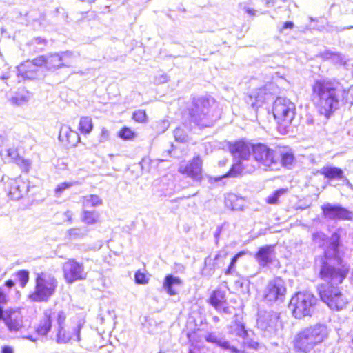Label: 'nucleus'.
Returning a JSON list of instances; mask_svg holds the SVG:
<instances>
[{"mask_svg": "<svg viewBox=\"0 0 353 353\" xmlns=\"http://www.w3.org/2000/svg\"><path fill=\"white\" fill-rule=\"evenodd\" d=\"M345 231L339 228L329 240V245L324 254L316 259V267L319 269V277L324 283L318 286L321 299L332 310H341L348 303V299L338 285L346 277L348 268L342 264L339 256V239Z\"/></svg>", "mask_w": 353, "mask_h": 353, "instance_id": "1", "label": "nucleus"}, {"mask_svg": "<svg viewBox=\"0 0 353 353\" xmlns=\"http://www.w3.org/2000/svg\"><path fill=\"white\" fill-rule=\"evenodd\" d=\"M341 93L334 83L319 80L312 85V100L319 113L329 117L339 108Z\"/></svg>", "mask_w": 353, "mask_h": 353, "instance_id": "2", "label": "nucleus"}, {"mask_svg": "<svg viewBox=\"0 0 353 353\" xmlns=\"http://www.w3.org/2000/svg\"><path fill=\"white\" fill-rule=\"evenodd\" d=\"M211 102L215 105L213 100L204 97L194 98L188 109L190 121L201 128L212 125L220 117V112L216 105L212 110L210 109L212 108Z\"/></svg>", "mask_w": 353, "mask_h": 353, "instance_id": "3", "label": "nucleus"}, {"mask_svg": "<svg viewBox=\"0 0 353 353\" xmlns=\"http://www.w3.org/2000/svg\"><path fill=\"white\" fill-rule=\"evenodd\" d=\"M329 332L325 324L318 323L301 330L295 339V347L304 352H309L323 343L328 336Z\"/></svg>", "mask_w": 353, "mask_h": 353, "instance_id": "4", "label": "nucleus"}, {"mask_svg": "<svg viewBox=\"0 0 353 353\" xmlns=\"http://www.w3.org/2000/svg\"><path fill=\"white\" fill-rule=\"evenodd\" d=\"M58 285L57 279L46 273L38 274L35 279V288L28 297L32 301H48L55 293Z\"/></svg>", "mask_w": 353, "mask_h": 353, "instance_id": "5", "label": "nucleus"}, {"mask_svg": "<svg viewBox=\"0 0 353 353\" xmlns=\"http://www.w3.org/2000/svg\"><path fill=\"white\" fill-rule=\"evenodd\" d=\"M7 330L11 334H20L21 337L36 341L37 338L31 334H23L25 331L28 330L29 325L27 321L24 320L23 316L19 309H8L4 310L1 314Z\"/></svg>", "mask_w": 353, "mask_h": 353, "instance_id": "6", "label": "nucleus"}, {"mask_svg": "<svg viewBox=\"0 0 353 353\" xmlns=\"http://www.w3.org/2000/svg\"><path fill=\"white\" fill-rule=\"evenodd\" d=\"M316 298L309 292H299L290 301V307L297 319L311 316L314 310Z\"/></svg>", "mask_w": 353, "mask_h": 353, "instance_id": "7", "label": "nucleus"}, {"mask_svg": "<svg viewBox=\"0 0 353 353\" xmlns=\"http://www.w3.org/2000/svg\"><path fill=\"white\" fill-rule=\"evenodd\" d=\"M296 113L294 103L285 97H277L273 104V114L278 123L284 128L288 127Z\"/></svg>", "mask_w": 353, "mask_h": 353, "instance_id": "8", "label": "nucleus"}, {"mask_svg": "<svg viewBox=\"0 0 353 353\" xmlns=\"http://www.w3.org/2000/svg\"><path fill=\"white\" fill-rule=\"evenodd\" d=\"M252 154L256 161L265 168H271L278 165L276 148L272 149L263 143L254 144Z\"/></svg>", "mask_w": 353, "mask_h": 353, "instance_id": "9", "label": "nucleus"}, {"mask_svg": "<svg viewBox=\"0 0 353 353\" xmlns=\"http://www.w3.org/2000/svg\"><path fill=\"white\" fill-rule=\"evenodd\" d=\"M63 277L67 283H72L86 279L87 272L82 263L69 259L62 265Z\"/></svg>", "mask_w": 353, "mask_h": 353, "instance_id": "10", "label": "nucleus"}, {"mask_svg": "<svg viewBox=\"0 0 353 353\" xmlns=\"http://www.w3.org/2000/svg\"><path fill=\"white\" fill-rule=\"evenodd\" d=\"M286 293V288L284 281L280 277H276L270 280L263 291L264 299L272 303L274 302H283Z\"/></svg>", "mask_w": 353, "mask_h": 353, "instance_id": "11", "label": "nucleus"}, {"mask_svg": "<svg viewBox=\"0 0 353 353\" xmlns=\"http://www.w3.org/2000/svg\"><path fill=\"white\" fill-rule=\"evenodd\" d=\"M257 325L268 336L275 334L281 327L279 315L274 312H265L260 314L257 319Z\"/></svg>", "mask_w": 353, "mask_h": 353, "instance_id": "12", "label": "nucleus"}, {"mask_svg": "<svg viewBox=\"0 0 353 353\" xmlns=\"http://www.w3.org/2000/svg\"><path fill=\"white\" fill-rule=\"evenodd\" d=\"M273 88L274 84L269 83L263 87L253 90L246 98L247 103L254 110H256L268 100L270 99Z\"/></svg>", "mask_w": 353, "mask_h": 353, "instance_id": "13", "label": "nucleus"}, {"mask_svg": "<svg viewBox=\"0 0 353 353\" xmlns=\"http://www.w3.org/2000/svg\"><path fill=\"white\" fill-rule=\"evenodd\" d=\"M321 208L326 219L331 220H353V212L341 205L326 203L322 205Z\"/></svg>", "mask_w": 353, "mask_h": 353, "instance_id": "14", "label": "nucleus"}, {"mask_svg": "<svg viewBox=\"0 0 353 353\" xmlns=\"http://www.w3.org/2000/svg\"><path fill=\"white\" fill-rule=\"evenodd\" d=\"M178 170L181 174H187L192 179L200 181L202 179V160L197 156L189 163H181Z\"/></svg>", "mask_w": 353, "mask_h": 353, "instance_id": "15", "label": "nucleus"}, {"mask_svg": "<svg viewBox=\"0 0 353 353\" xmlns=\"http://www.w3.org/2000/svg\"><path fill=\"white\" fill-rule=\"evenodd\" d=\"M228 253L225 250H219L214 258L208 257L205 260V268L203 274L212 276L216 269L222 268L225 265Z\"/></svg>", "mask_w": 353, "mask_h": 353, "instance_id": "16", "label": "nucleus"}, {"mask_svg": "<svg viewBox=\"0 0 353 353\" xmlns=\"http://www.w3.org/2000/svg\"><path fill=\"white\" fill-rule=\"evenodd\" d=\"M7 190L12 199L19 200L28 192V185L21 179H11L8 181Z\"/></svg>", "mask_w": 353, "mask_h": 353, "instance_id": "17", "label": "nucleus"}, {"mask_svg": "<svg viewBox=\"0 0 353 353\" xmlns=\"http://www.w3.org/2000/svg\"><path fill=\"white\" fill-rule=\"evenodd\" d=\"M254 144L244 141H236L230 144V152L234 159L245 161L250 156V151Z\"/></svg>", "mask_w": 353, "mask_h": 353, "instance_id": "18", "label": "nucleus"}, {"mask_svg": "<svg viewBox=\"0 0 353 353\" xmlns=\"http://www.w3.org/2000/svg\"><path fill=\"white\" fill-rule=\"evenodd\" d=\"M0 155L2 157L9 158L11 161L19 166L23 171L28 172L30 168L31 161L19 156L17 150L14 148H8L3 150L0 147Z\"/></svg>", "mask_w": 353, "mask_h": 353, "instance_id": "19", "label": "nucleus"}, {"mask_svg": "<svg viewBox=\"0 0 353 353\" xmlns=\"http://www.w3.org/2000/svg\"><path fill=\"white\" fill-rule=\"evenodd\" d=\"M209 302L217 311H223L226 314L230 313L227 306L225 291L220 289L215 290L211 294Z\"/></svg>", "mask_w": 353, "mask_h": 353, "instance_id": "20", "label": "nucleus"}, {"mask_svg": "<svg viewBox=\"0 0 353 353\" xmlns=\"http://www.w3.org/2000/svg\"><path fill=\"white\" fill-rule=\"evenodd\" d=\"M59 139L72 145H76L79 142L80 137L77 132L72 130L69 126L63 125L60 128Z\"/></svg>", "mask_w": 353, "mask_h": 353, "instance_id": "21", "label": "nucleus"}, {"mask_svg": "<svg viewBox=\"0 0 353 353\" xmlns=\"http://www.w3.org/2000/svg\"><path fill=\"white\" fill-rule=\"evenodd\" d=\"M18 75L23 79H34L38 77V69L30 61H27L17 67Z\"/></svg>", "mask_w": 353, "mask_h": 353, "instance_id": "22", "label": "nucleus"}, {"mask_svg": "<svg viewBox=\"0 0 353 353\" xmlns=\"http://www.w3.org/2000/svg\"><path fill=\"white\" fill-rule=\"evenodd\" d=\"M278 157V165L281 163L283 166L289 168L294 162V155L289 148L285 147L276 148Z\"/></svg>", "mask_w": 353, "mask_h": 353, "instance_id": "23", "label": "nucleus"}, {"mask_svg": "<svg viewBox=\"0 0 353 353\" xmlns=\"http://www.w3.org/2000/svg\"><path fill=\"white\" fill-rule=\"evenodd\" d=\"M46 68L48 70H55L62 67H69L70 64L63 63L59 53L46 54Z\"/></svg>", "mask_w": 353, "mask_h": 353, "instance_id": "24", "label": "nucleus"}, {"mask_svg": "<svg viewBox=\"0 0 353 353\" xmlns=\"http://www.w3.org/2000/svg\"><path fill=\"white\" fill-rule=\"evenodd\" d=\"M181 285L182 281L179 277L174 276L172 274H168L165 277L163 283V288L169 295L173 296L177 293L175 288L179 287Z\"/></svg>", "mask_w": 353, "mask_h": 353, "instance_id": "25", "label": "nucleus"}, {"mask_svg": "<svg viewBox=\"0 0 353 353\" xmlns=\"http://www.w3.org/2000/svg\"><path fill=\"white\" fill-rule=\"evenodd\" d=\"M52 310H48L44 312V316L41 320L36 332L39 335L46 336L50 331L52 326Z\"/></svg>", "mask_w": 353, "mask_h": 353, "instance_id": "26", "label": "nucleus"}, {"mask_svg": "<svg viewBox=\"0 0 353 353\" xmlns=\"http://www.w3.org/2000/svg\"><path fill=\"white\" fill-rule=\"evenodd\" d=\"M273 251L274 247L272 245H266L259 249L256 254V257L260 265L265 266L272 262L271 256Z\"/></svg>", "mask_w": 353, "mask_h": 353, "instance_id": "27", "label": "nucleus"}, {"mask_svg": "<svg viewBox=\"0 0 353 353\" xmlns=\"http://www.w3.org/2000/svg\"><path fill=\"white\" fill-rule=\"evenodd\" d=\"M319 172L324 175V176L330 181L343 178V171L336 167L325 166L322 168Z\"/></svg>", "mask_w": 353, "mask_h": 353, "instance_id": "28", "label": "nucleus"}, {"mask_svg": "<svg viewBox=\"0 0 353 353\" xmlns=\"http://www.w3.org/2000/svg\"><path fill=\"white\" fill-rule=\"evenodd\" d=\"M81 202L84 208L97 207L103 204V200L96 194H90L82 196Z\"/></svg>", "mask_w": 353, "mask_h": 353, "instance_id": "29", "label": "nucleus"}, {"mask_svg": "<svg viewBox=\"0 0 353 353\" xmlns=\"http://www.w3.org/2000/svg\"><path fill=\"white\" fill-rule=\"evenodd\" d=\"M31 97L30 93L26 90H21L17 92L14 96L12 97L10 101L12 104L21 105L27 103Z\"/></svg>", "mask_w": 353, "mask_h": 353, "instance_id": "30", "label": "nucleus"}, {"mask_svg": "<svg viewBox=\"0 0 353 353\" xmlns=\"http://www.w3.org/2000/svg\"><path fill=\"white\" fill-rule=\"evenodd\" d=\"M237 334L244 339V344L248 348L257 350L259 347L260 344L257 341L248 338V332L245 330L243 325H240V330L237 332Z\"/></svg>", "mask_w": 353, "mask_h": 353, "instance_id": "31", "label": "nucleus"}, {"mask_svg": "<svg viewBox=\"0 0 353 353\" xmlns=\"http://www.w3.org/2000/svg\"><path fill=\"white\" fill-rule=\"evenodd\" d=\"M93 129V123L91 117H81L79 123V130L83 134H90Z\"/></svg>", "mask_w": 353, "mask_h": 353, "instance_id": "32", "label": "nucleus"}, {"mask_svg": "<svg viewBox=\"0 0 353 353\" xmlns=\"http://www.w3.org/2000/svg\"><path fill=\"white\" fill-rule=\"evenodd\" d=\"M322 57L324 59L331 60L334 63L345 64V57L338 52L327 50L323 53Z\"/></svg>", "mask_w": 353, "mask_h": 353, "instance_id": "33", "label": "nucleus"}, {"mask_svg": "<svg viewBox=\"0 0 353 353\" xmlns=\"http://www.w3.org/2000/svg\"><path fill=\"white\" fill-rule=\"evenodd\" d=\"M99 214L94 210L89 211L83 210L82 215V221L86 224H94L97 222Z\"/></svg>", "mask_w": 353, "mask_h": 353, "instance_id": "34", "label": "nucleus"}, {"mask_svg": "<svg viewBox=\"0 0 353 353\" xmlns=\"http://www.w3.org/2000/svg\"><path fill=\"white\" fill-rule=\"evenodd\" d=\"M72 338H74V336H72V333L69 332V331H66L64 329V326L57 328V342L58 343H67L72 341Z\"/></svg>", "mask_w": 353, "mask_h": 353, "instance_id": "35", "label": "nucleus"}, {"mask_svg": "<svg viewBox=\"0 0 353 353\" xmlns=\"http://www.w3.org/2000/svg\"><path fill=\"white\" fill-rule=\"evenodd\" d=\"M243 161L239 160L233 164L230 171L226 174V176L235 177L241 174L245 169Z\"/></svg>", "mask_w": 353, "mask_h": 353, "instance_id": "36", "label": "nucleus"}, {"mask_svg": "<svg viewBox=\"0 0 353 353\" xmlns=\"http://www.w3.org/2000/svg\"><path fill=\"white\" fill-rule=\"evenodd\" d=\"M84 322L78 320L77 323H75L74 325L71 328V330H69V332L72 333V336L74 338H72V341L79 343L81 341V330L83 326Z\"/></svg>", "mask_w": 353, "mask_h": 353, "instance_id": "37", "label": "nucleus"}, {"mask_svg": "<svg viewBox=\"0 0 353 353\" xmlns=\"http://www.w3.org/2000/svg\"><path fill=\"white\" fill-rule=\"evenodd\" d=\"M287 189L281 188L279 190H276L272 194L269 195L267 199V203L270 204H276L278 202L279 198L286 193Z\"/></svg>", "mask_w": 353, "mask_h": 353, "instance_id": "38", "label": "nucleus"}, {"mask_svg": "<svg viewBox=\"0 0 353 353\" xmlns=\"http://www.w3.org/2000/svg\"><path fill=\"white\" fill-rule=\"evenodd\" d=\"M243 254V252H240L233 256L229 266L224 271L225 275L232 274L235 272V265L237 260Z\"/></svg>", "mask_w": 353, "mask_h": 353, "instance_id": "39", "label": "nucleus"}, {"mask_svg": "<svg viewBox=\"0 0 353 353\" xmlns=\"http://www.w3.org/2000/svg\"><path fill=\"white\" fill-rule=\"evenodd\" d=\"M78 184H79V183L76 181L61 183L57 186L55 189V194L57 196H59L66 189Z\"/></svg>", "mask_w": 353, "mask_h": 353, "instance_id": "40", "label": "nucleus"}, {"mask_svg": "<svg viewBox=\"0 0 353 353\" xmlns=\"http://www.w3.org/2000/svg\"><path fill=\"white\" fill-rule=\"evenodd\" d=\"M174 136L176 141L179 142L184 143L188 141V133L183 128L181 127H178L174 130Z\"/></svg>", "mask_w": 353, "mask_h": 353, "instance_id": "41", "label": "nucleus"}, {"mask_svg": "<svg viewBox=\"0 0 353 353\" xmlns=\"http://www.w3.org/2000/svg\"><path fill=\"white\" fill-rule=\"evenodd\" d=\"M56 319L57 323L58 325L57 328H60L61 327L64 326V323L66 319V315L65 312L62 310L59 311H52V319Z\"/></svg>", "mask_w": 353, "mask_h": 353, "instance_id": "42", "label": "nucleus"}, {"mask_svg": "<svg viewBox=\"0 0 353 353\" xmlns=\"http://www.w3.org/2000/svg\"><path fill=\"white\" fill-rule=\"evenodd\" d=\"M218 346L221 347V348L229 351L230 353H241V351L239 350L236 347H235L233 345H231L230 342L223 338L221 339V341L219 342V344H218Z\"/></svg>", "mask_w": 353, "mask_h": 353, "instance_id": "43", "label": "nucleus"}, {"mask_svg": "<svg viewBox=\"0 0 353 353\" xmlns=\"http://www.w3.org/2000/svg\"><path fill=\"white\" fill-rule=\"evenodd\" d=\"M119 136L124 140H132L134 138L135 134L129 128L124 127L119 131Z\"/></svg>", "mask_w": 353, "mask_h": 353, "instance_id": "44", "label": "nucleus"}, {"mask_svg": "<svg viewBox=\"0 0 353 353\" xmlns=\"http://www.w3.org/2000/svg\"><path fill=\"white\" fill-rule=\"evenodd\" d=\"M313 241L315 243L318 244L319 246H323L327 242V239L325 234L323 232H316L313 234Z\"/></svg>", "mask_w": 353, "mask_h": 353, "instance_id": "45", "label": "nucleus"}, {"mask_svg": "<svg viewBox=\"0 0 353 353\" xmlns=\"http://www.w3.org/2000/svg\"><path fill=\"white\" fill-rule=\"evenodd\" d=\"M17 276L20 282L21 286L24 288L29 279L28 272L26 270L19 271L17 274Z\"/></svg>", "mask_w": 353, "mask_h": 353, "instance_id": "46", "label": "nucleus"}, {"mask_svg": "<svg viewBox=\"0 0 353 353\" xmlns=\"http://www.w3.org/2000/svg\"><path fill=\"white\" fill-rule=\"evenodd\" d=\"M68 234L70 239H76L83 236L85 233L82 231L80 228H71L68 231Z\"/></svg>", "mask_w": 353, "mask_h": 353, "instance_id": "47", "label": "nucleus"}, {"mask_svg": "<svg viewBox=\"0 0 353 353\" xmlns=\"http://www.w3.org/2000/svg\"><path fill=\"white\" fill-rule=\"evenodd\" d=\"M342 92L345 94L343 100L345 103L353 104V85L350 87L347 91L343 90Z\"/></svg>", "mask_w": 353, "mask_h": 353, "instance_id": "48", "label": "nucleus"}, {"mask_svg": "<svg viewBox=\"0 0 353 353\" xmlns=\"http://www.w3.org/2000/svg\"><path fill=\"white\" fill-rule=\"evenodd\" d=\"M46 55H41L34 59L32 61H30V63H32L36 68L41 66H44L46 68Z\"/></svg>", "mask_w": 353, "mask_h": 353, "instance_id": "49", "label": "nucleus"}, {"mask_svg": "<svg viewBox=\"0 0 353 353\" xmlns=\"http://www.w3.org/2000/svg\"><path fill=\"white\" fill-rule=\"evenodd\" d=\"M221 339V336L216 335L215 333H209L205 336V339L208 342L215 343L217 345L219 344Z\"/></svg>", "mask_w": 353, "mask_h": 353, "instance_id": "50", "label": "nucleus"}, {"mask_svg": "<svg viewBox=\"0 0 353 353\" xmlns=\"http://www.w3.org/2000/svg\"><path fill=\"white\" fill-rule=\"evenodd\" d=\"M133 119L138 122H143L146 119V113L144 110H137L133 114Z\"/></svg>", "mask_w": 353, "mask_h": 353, "instance_id": "51", "label": "nucleus"}, {"mask_svg": "<svg viewBox=\"0 0 353 353\" xmlns=\"http://www.w3.org/2000/svg\"><path fill=\"white\" fill-rule=\"evenodd\" d=\"M134 279L136 283L139 284H145L148 282L145 274L141 271H137L135 273Z\"/></svg>", "mask_w": 353, "mask_h": 353, "instance_id": "52", "label": "nucleus"}, {"mask_svg": "<svg viewBox=\"0 0 353 353\" xmlns=\"http://www.w3.org/2000/svg\"><path fill=\"white\" fill-rule=\"evenodd\" d=\"M59 54L60 57L61 58V61L63 63H67V59H70L73 57V53L71 51L67 50L64 52H61Z\"/></svg>", "mask_w": 353, "mask_h": 353, "instance_id": "53", "label": "nucleus"}, {"mask_svg": "<svg viewBox=\"0 0 353 353\" xmlns=\"http://www.w3.org/2000/svg\"><path fill=\"white\" fill-rule=\"evenodd\" d=\"M109 131L106 128H103L101 131L99 141L102 143L108 141L109 139Z\"/></svg>", "mask_w": 353, "mask_h": 353, "instance_id": "54", "label": "nucleus"}, {"mask_svg": "<svg viewBox=\"0 0 353 353\" xmlns=\"http://www.w3.org/2000/svg\"><path fill=\"white\" fill-rule=\"evenodd\" d=\"M243 10L251 17L255 16L257 12L256 10H254L245 6L243 7Z\"/></svg>", "mask_w": 353, "mask_h": 353, "instance_id": "55", "label": "nucleus"}, {"mask_svg": "<svg viewBox=\"0 0 353 353\" xmlns=\"http://www.w3.org/2000/svg\"><path fill=\"white\" fill-rule=\"evenodd\" d=\"M294 27V23L292 21H286L283 27L281 28V32H283L286 28L292 29Z\"/></svg>", "mask_w": 353, "mask_h": 353, "instance_id": "56", "label": "nucleus"}, {"mask_svg": "<svg viewBox=\"0 0 353 353\" xmlns=\"http://www.w3.org/2000/svg\"><path fill=\"white\" fill-rule=\"evenodd\" d=\"M341 179L343 180V183L347 186L348 188H351L352 190H353V185L350 182V181L348 180L347 178H346L345 176H343V178H341Z\"/></svg>", "mask_w": 353, "mask_h": 353, "instance_id": "57", "label": "nucleus"}, {"mask_svg": "<svg viewBox=\"0 0 353 353\" xmlns=\"http://www.w3.org/2000/svg\"><path fill=\"white\" fill-rule=\"evenodd\" d=\"M2 353H13V349L10 346H4L2 348Z\"/></svg>", "mask_w": 353, "mask_h": 353, "instance_id": "58", "label": "nucleus"}, {"mask_svg": "<svg viewBox=\"0 0 353 353\" xmlns=\"http://www.w3.org/2000/svg\"><path fill=\"white\" fill-rule=\"evenodd\" d=\"M5 285L8 288H11L14 285V282L12 280L9 279L6 281Z\"/></svg>", "mask_w": 353, "mask_h": 353, "instance_id": "59", "label": "nucleus"}, {"mask_svg": "<svg viewBox=\"0 0 353 353\" xmlns=\"http://www.w3.org/2000/svg\"><path fill=\"white\" fill-rule=\"evenodd\" d=\"M35 42L38 44H40V43H45V39H43L40 37H38V38H36L35 39Z\"/></svg>", "mask_w": 353, "mask_h": 353, "instance_id": "60", "label": "nucleus"}, {"mask_svg": "<svg viewBox=\"0 0 353 353\" xmlns=\"http://www.w3.org/2000/svg\"><path fill=\"white\" fill-rule=\"evenodd\" d=\"M213 319H214V321H216V322L219 321V317H218V316H214V317H213Z\"/></svg>", "mask_w": 353, "mask_h": 353, "instance_id": "61", "label": "nucleus"}, {"mask_svg": "<svg viewBox=\"0 0 353 353\" xmlns=\"http://www.w3.org/2000/svg\"><path fill=\"white\" fill-rule=\"evenodd\" d=\"M253 170H254L253 168L248 169V170H246V172H252V171H253Z\"/></svg>", "mask_w": 353, "mask_h": 353, "instance_id": "62", "label": "nucleus"}, {"mask_svg": "<svg viewBox=\"0 0 353 353\" xmlns=\"http://www.w3.org/2000/svg\"><path fill=\"white\" fill-rule=\"evenodd\" d=\"M219 163H220V164L221 163L222 165H224V163H225L221 162V161H219Z\"/></svg>", "mask_w": 353, "mask_h": 353, "instance_id": "63", "label": "nucleus"}, {"mask_svg": "<svg viewBox=\"0 0 353 353\" xmlns=\"http://www.w3.org/2000/svg\"><path fill=\"white\" fill-rule=\"evenodd\" d=\"M219 163H220V164L221 163L222 165H224V163H225L221 162V161H219Z\"/></svg>", "mask_w": 353, "mask_h": 353, "instance_id": "64", "label": "nucleus"}]
</instances>
